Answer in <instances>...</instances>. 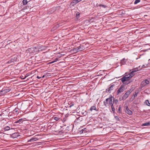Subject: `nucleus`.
Here are the masks:
<instances>
[{
  "mask_svg": "<svg viewBox=\"0 0 150 150\" xmlns=\"http://www.w3.org/2000/svg\"><path fill=\"white\" fill-rule=\"evenodd\" d=\"M137 93H136L135 95H134V97H136L137 96Z\"/></svg>",
  "mask_w": 150,
  "mask_h": 150,
  "instance_id": "32",
  "label": "nucleus"
},
{
  "mask_svg": "<svg viewBox=\"0 0 150 150\" xmlns=\"http://www.w3.org/2000/svg\"><path fill=\"white\" fill-rule=\"evenodd\" d=\"M10 129V127L8 126L5 127H4V131H8Z\"/></svg>",
  "mask_w": 150,
  "mask_h": 150,
  "instance_id": "13",
  "label": "nucleus"
},
{
  "mask_svg": "<svg viewBox=\"0 0 150 150\" xmlns=\"http://www.w3.org/2000/svg\"><path fill=\"white\" fill-rule=\"evenodd\" d=\"M150 61V59H149L148 60V61L149 62V61Z\"/></svg>",
  "mask_w": 150,
  "mask_h": 150,
  "instance_id": "35",
  "label": "nucleus"
},
{
  "mask_svg": "<svg viewBox=\"0 0 150 150\" xmlns=\"http://www.w3.org/2000/svg\"><path fill=\"white\" fill-rule=\"evenodd\" d=\"M150 83V79H146L142 81L141 86L142 87H143L145 86L147 84H149Z\"/></svg>",
  "mask_w": 150,
  "mask_h": 150,
  "instance_id": "4",
  "label": "nucleus"
},
{
  "mask_svg": "<svg viewBox=\"0 0 150 150\" xmlns=\"http://www.w3.org/2000/svg\"><path fill=\"white\" fill-rule=\"evenodd\" d=\"M14 111L15 112H17L18 111L17 109H15L14 110Z\"/></svg>",
  "mask_w": 150,
  "mask_h": 150,
  "instance_id": "30",
  "label": "nucleus"
},
{
  "mask_svg": "<svg viewBox=\"0 0 150 150\" xmlns=\"http://www.w3.org/2000/svg\"><path fill=\"white\" fill-rule=\"evenodd\" d=\"M111 106L112 110L113 112H115V108H114L113 105H110Z\"/></svg>",
  "mask_w": 150,
  "mask_h": 150,
  "instance_id": "18",
  "label": "nucleus"
},
{
  "mask_svg": "<svg viewBox=\"0 0 150 150\" xmlns=\"http://www.w3.org/2000/svg\"><path fill=\"white\" fill-rule=\"evenodd\" d=\"M34 142V139L33 138H32L30 140H28V142Z\"/></svg>",
  "mask_w": 150,
  "mask_h": 150,
  "instance_id": "20",
  "label": "nucleus"
},
{
  "mask_svg": "<svg viewBox=\"0 0 150 150\" xmlns=\"http://www.w3.org/2000/svg\"><path fill=\"white\" fill-rule=\"evenodd\" d=\"M143 125V126H147V125H150V122H147L144 123Z\"/></svg>",
  "mask_w": 150,
  "mask_h": 150,
  "instance_id": "19",
  "label": "nucleus"
},
{
  "mask_svg": "<svg viewBox=\"0 0 150 150\" xmlns=\"http://www.w3.org/2000/svg\"><path fill=\"white\" fill-rule=\"evenodd\" d=\"M32 49H34V48H31Z\"/></svg>",
  "mask_w": 150,
  "mask_h": 150,
  "instance_id": "37",
  "label": "nucleus"
},
{
  "mask_svg": "<svg viewBox=\"0 0 150 150\" xmlns=\"http://www.w3.org/2000/svg\"><path fill=\"white\" fill-rule=\"evenodd\" d=\"M76 16L78 17H79L80 15V14L78 12L76 14Z\"/></svg>",
  "mask_w": 150,
  "mask_h": 150,
  "instance_id": "27",
  "label": "nucleus"
},
{
  "mask_svg": "<svg viewBox=\"0 0 150 150\" xmlns=\"http://www.w3.org/2000/svg\"><path fill=\"white\" fill-rule=\"evenodd\" d=\"M147 66V65H143L142 66V67L141 68H139V70L141 69L142 68H146V67Z\"/></svg>",
  "mask_w": 150,
  "mask_h": 150,
  "instance_id": "22",
  "label": "nucleus"
},
{
  "mask_svg": "<svg viewBox=\"0 0 150 150\" xmlns=\"http://www.w3.org/2000/svg\"><path fill=\"white\" fill-rule=\"evenodd\" d=\"M124 86L122 85L117 90V94L118 95L120 93L124 91L123 89Z\"/></svg>",
  "mask_w": 150,
  "mask_h": 150,
  "instance_id": "7",
  "label": "nucleus"
},
{
  "mask_svg": "<svg viewBox=\"0 0 150 150\" xmlns=\"http://www.w3.org/2000/svg\"><path fill=\"white\" fill-rule=\"evenodd\" d=\"M34 141H36L38 140V139L36 137H33Z\"/></svg>",
  "mask_w": 150,
  "mask_h": 150,
  "instance_id": "25",
  "label": "nucleus"
},
{
  "mask_svg": "<svg viewBox=\"0 0 150 150\" xmlns=\"http://www.w3.org/2000/svg\"><path fill=\"white\" fill-rule=\"evenodd\" d=\"M28 76V75H27V74H26V76H25V77L24 78H23V79H25V78H26Z\"/></svg>",
  "mask_w": 150,
  "mask_h": 150,
  "instance_id": "31",
  "label": "nucleus"
},
{
  "mask_svg": "<svg viewBox=\"0 0 150 150\" xmlns=\"http://www.w3.org/2000/svg\"><path fill=\"white\" fill-rule=\"evenodd\" d=\"M10 90V89L9 88H3L0 91V93H1V94H4L9 92Z\"/></svg>",
  "mask_w": 150,
  "mask_h": 150,
  "instance_id": "5",
  "label": "nucleus"
},
{
  "mask_svg": "<svg viewBox=\"0 0 150 150\" xmlns=\"http://www.w3.org/2000/svg\"><path fill=\"white\" fill-rule=\"evenodd\" d=\"M125 112L129 115H131L132 114V112L128 108V106L126 107Z\"/></svg>",
  "mask_w": 150,
  "mask_h": 150,
  "instance_id": "6",
  "label": "nucleus"
},
{
  "mask_svg": "<svg viewBox=\"0 0 150 150\" xmlns=\"http://www.w3.org/2000/svg\"><path fill=\"white\" fill-rule=\"evenodd\" d=\"M113 85L111 86L110 87L106 89V92L107 93H110L111 91L113 90Z\"/></svg>",
  "mask_w": 150,
  "mask_h": 150,
  "instance_id": "8",
  "label": "nucleus"
},
{
  "mask_svg": "<svg viewBox=\"0 0 150 150\" xmlns=\"http://www.w3.org/2000/svg\"><path fill=\"white\" fill-rule=\"evenodd\" d=\"M120 110H121V108L120 107H119V108H118V112H120Z\"/></svg>",
  "mask_w": 150,
  "mask_h": 150,
  "instance_id": "28",
  "label": "nucleus"
},
{
  "mask_svg": "<svg viewBox=\"0 0 150 150\" xmlns=\"http://www.w3.org/2000/svg\"><path fill=\"white\" fill-rule=\"evenodd\" d=\"M127 61V59H125V58H123L121 61L120 64L121 66L122 65H124L125 64L126 62Z\"/></svg>",
  "mask_w": 150,
  "mask_h": 150,
  "instance_id": "11",
  "label": "nucleus"
},
{
  "mask_svg": "<svg viewBox=\"0 0 150 150\" xmlns=\"http://www.w3.org/2000/svg\"><path fill=\"white\" fill-rule=\"evenodd\" d=\"M93 110H96V108L95 106H92L90 108V110L92 111Z\"/></svg>",
  "mask_w": 150,
  "mask_h": 150,
  "instance_id": "16",
  "label": "nucleus"
},
{
  "mask_svg": "<svg viewBox=\"0 0 150 150\" xmlns=\"http://www.w3.org/2000/svg\"><path fill=\"white\" fill-rule=\"evenodd\" d=\"M115 118L117 120H119V118L117 116H115Z\"/></svg>",
  "mask_w": 150,
  "mask_h": 150,
  "instance_id": "26",
  "label": "nucleus"
},
{
  "mask_svg": "<svg viewBox=\"0 0 150 150\" xmlns=\"http://www.w3.org/2000/svg\"><path fill=\"white\" fill-rule=\"evenodd\" d=\"M114 99V97L112 96L107 98L103 102L104 105L106 107H107L113 105V100Z\"/></svg>",
  "mask_w": 150,
  "mask_h": 150,
  "instance_id": "2",
  "label": "nucleus"
},
{
  "mask_svg": "<svg viewBox=\"0 0 150 150\" xmlns=\"http://www.w3.org/2000/svg\"><path fill=\"white\" fill-rule=\"evenodd\" d=\"M83 50V48L81 46H79L74 49V50L77 52V51H81Z\"/></svg>",
  "mask_w": 150,
  "mask_h": 150,
  "instance_id": "10",
  "label": "nucleus"
},
{
  "mask_svg": "<svg viewBox=\"0 0 150 150\" xmlns=\"http://www.w3.org/2000/svg\"><path fill=\"white\" fill-rule=\"evenodd\" d=\"M132 92V90L131 89H129L124 95L121 99V98H120L119 99L120 100H121L126 99L128 97L129 95Z\"/></svg>",
  "mask_w": 150,
  "mask_h": 150,
  "instance_id": "3",
  "label": "nucleus"
},
{
  "mask_svg": "<svg viewBox=\"0 0 150 150\" xmlns=\"http://www.w3.org/2000/svg\"><path fill=\"white\" fill-rule=\"evenodd\" d=\"M134 76V74L131 75V74L130 73L125 76L121 78L120 80L122 83H125L126 84H128L132 81V80H130V79Z\"/></svg>",
  "mask_w": 150,
  "mask_h": 150,
  "instance_id": "1",
  "label": "nucleus"
},
{
  "mask_svg": "<svg viewBox=\"0 0 150 150\" xmlns=\"http://www.w3.org/2000/svg\"><path fill=\"white\" fill-rule=\"evenodd\" d=\"M58 59L57 58H56L53 61H52V62H51V63H53L54 62H56L57 61H58Z\"/></svg>",
  "mask_w": 150,
  "mask_h": 150,
  "instance_id": "23",
  "label": "nucleus"
},
{
  "mask_svg": "<svg viewBox=\"0 0 150 150\" xmlns=\"http://www.w3.org/2000/svg\"><path fill=\"white\" fill-rule=\"evenodd\" d=\"M28 3V1L27 0H23V5H26Z\"/></svg>",
  "mask_w": 150,
  "mask_h": 150,
  "instance_id": "17",
  "label": "nucleus"
},
{
  "mask_svg": "<svg viewBox=\"0 0 150 150\" xmlns=\"http://www.w3.org/2000/svg\"><path fill=\"white\" fill-rule=\"evenodd\" d=\"M54 119L56 121H58L59 120V118L57 117H55L54 118Z\"/></svg>",
  "mask_w": 150,
  "mask_h": 150,
  "instance_id": "24",
  "label": "nucleus"
},
{
  "mask_svg": "<svg viewBox=\"0 0 150 150\" xmlns=\"http://www.w3.org/2000/svg\"><path fill=\"white\" fill-rule=\"evenodd\" d=\"M73 105H70V106H69V107H71L72 106H73Z\"/></svg>",
  "mask_w": 150,
  "mask_h": 150,
  "instance_id": "34",
  "label": "nucleus"
},
{
  "mask_svg": "<svg viewBox=\"0 0 150 150\" xmlns=\"http://www.w3.org/2000/svg\"><path fill=\"white\" fill-rule=\"evenodd\" d=\"M140 67H139V68H140ZM139 70V69H138V67L134 69H132V71L130 73V74H131V75L134 74V73L136 72V71H138Z\"/></svg>",
  "mask_w": 150,
  "mask_h": 150,
  "instance_id": "9",
  "label": "nucleus"
},
{
  "mask_svg": "<svg viewBox=\"0 0 150 150\" xmlns=\"http://www.w3.org/2000/svg\"><path fill=\"white\" fill-rule=\"evenodd\" d=\"M138 59V58H136V59L137 60Z\"/></svg>",
  "mask_w": 150,
  "mask_h": 150,
  "instance_id": "36",
  "label": "nucleus"
},
{
  "mask_svg": "<svg viewBox=\"0 0 150 150\" xmlns=\"http://www.w3.org/2000/svg\"><path fill=\"white\" fill-rule=\"evenodd\" d=\"M23 121V119H20L19 120L16 121L15 123H22Z\"/></svg>",
  "mask_w": 150,
  "mask_h": 150,
  "instance_id": "12",
  "label": "nucleus"
},
{
  "mask_svg": "<svg viewBox=\"0 0 150 150\" xmlns=\"http://www.w3.org/2000/svg\"><path fill=\"white\" fill-rule=\"evenodd\" d=\"M140 1V0H136L134 3V4H137Z\"/></svg>",
  "mask_w": 150,
  "mask_h": 150,
  "instance_id": "21",
  "label": "nucleus"
},
{
  "mask_svg": "<svg viewBox=\"0 0 150 150\" xmlns=\"http://www.w3.org/2000/svg\"><path fill=\"white\" fill-rule=\"evenodd\" d=\"M41 78V77H39L38 76H37V78L38 79H40Z\"/></svg>",
  "mask_w": 150,
  "mask_h": 150,
  "instance_id": "33",
  "label": "nucleus"
},
{
  "mask_svg": "<svg viewBox=\"0 0 150 150\" xmlns=\"http://www.w3.org/2000/svg\"><path fill=\"white\" fill-rule=\"evenodd\" d=\"M113 104L114 103L115 104L117 105V104L118 103V100L117 99H115L114 98V99L113 100Z\"/></svg>",
  "mask_w": 150,
  "mask_h": 150,
  "instance_id": "14",
  "label": "nucleus"
},
{
  "mask_svg": "<svg viewBox=\"0 0 150 150\" xmlns=\"http://www.w3.org/2000/svg\"><path fill=\"white\" fill-rule=\"evenodd\" d=\"M145 103L146 105L150 106V103H149L148 100H146Z\"/></svg>",
  "mask_w": 150,
  "mask_h": 150,
  "instance_id": "15",
  "label": "nucleus"
},
{
  "mask_svg": "<svg viewBox=\"0 0 150 150\" xmlns=\"http://www.w3.org/2000/svg\"><path fill=\"white\" fill-rule=\"evenodd\" d=\"M44 77V76H42V78H43V77Z\"/></svg>",
  "mask_w": 150,
  "mask_h": 150,
  "instance_id": "38",
  "label": "nucleus"
},
{
  "mask_svg": "<svg viewBox=\"0 0 150 150\" xmlns=\"http://www.w3.org/2000/svg\"><path fill=\"white\" fill-rule=\"evenodd\" d=\"M101 6L102 7H103L104 8H105L106 6H105L104 5H101Z\"/></svg>",
  "mask_w": 150,
  "mask_h": 150,
  "instance_id": "29",
  "label": "nucleus"
}]
</instances>
